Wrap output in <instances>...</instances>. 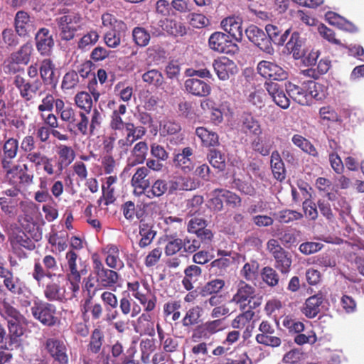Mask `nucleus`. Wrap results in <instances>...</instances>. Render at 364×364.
I'll list each match as a JSON object with an SVG mask.
<instances>
[{
  "mask_svg": "<svg viewBox=\"0 0 364 364\" xmlns=\"http://www.w3.org/2000/svg\"><path fill=\"white\" fill-rule=\"evenodd\" d=\"M60 119L68 124V129L75 134L82 136H92L98 131L102 124V117L100 112L95 108L90 114L77 112L71 106H67Z\"/></svg>",
  "mask_w": 364,
  "mask_h": 364,
  "instance_id": "1",
  "label": "nucleus"
},
{
  "mask_svg": "<svg viewBox=\"0 0 364 364\" xmlns=\"http://www.w3.org/2000/svg\"><path fill=\"white\" fill-rule=\"evenodd\" d=\"M127 286V290L144 306L145 311L150 312L156 308V297L155 296L149 297L151 288L145 279L139 277L137 279L130 280Z\"/></svg>",
  "mask_w": 364,
  "mask_h": 364,
  "instance_id": "2",
  "label": "nucleus"
},
{
  "mask_svg": "<svg viewBox=\"0 0 364 364\" xmlns=\"http://www.w3.org/2000/svg\"><path fill=\"white\" fill-rule=\"evenodd\" d=\"M92 261L96 282L102 289L114 290L118 286L120 274L115 269L105 267L99 256H93Z\"/></svg>",
  "mask_w": 364,
  "mask_h": 364,
  "instance_id": "3",
  "label": "nucleus"
},
{
  "mask_svg": "<svg viewBox=\"0 0 364 364\" xmlns=\"http://www.w3.org/2000/svg\"><path fill=\"white\" fill-rule=\"evenodd\" d=\"M60 30V39L70 41L75 37L77 31L83 28V18L77 12H70L56 18Z\"/></svg>",
  "mask_w": 364,
  "mask_h": 364,
  "instance_id": "4",
  "label": "nucleus"
},
{
  "mask_svg": "<svg viewBox=\"0 0 364 364\" xmlns=\"http://www.w3.org/2000/svg\"><path fill=\"white\" fill-rule=\"evenodd\" d=\"M58 270L56 259L53 255H46L41 260L40 259H34L31 276L38 285L41 286L45 278L52 280L55 277Z\"/></svg>",
  "mask_w": 364,
  "mask_h": 364,
  "instance_id": "5",
  "label": "nucleus"
},
{
  "mask_svg": "<svg viewBox=\"0 0 364 364\" xmlns=\"http://www.w3.org/2000/svg\"><path fill=\"white\" fill-rule=\"evenodd\" d=\"M9 241L14 254L19 259L28 257L24 250L32 251L36 247L33 241L18 227L9 234Z\"/></svg>",
  "mask_w": 364,
  "mask_h": 364,
  "instance_id": "6",
  "label": "nucleus"
},
{
  "mask_svg": "<svg viewBox=\"0 0 364 364\" xmlns=\"http://www.w3.org/2000/svg\"><path fill=\"white\" fill-rule=\"evenodd\" d=\"M44 348L53 359V364H69V349L66 342L59 338H48Z\"/></svg>",
  "mask_w": 364,
  "mask_h": 364,
  "instance_id": "7",
  "label": "nucleus"
},
{
  "mask_svg": "<svg viewBox=\"0 0 364 364\" xmlns=\"http://www.w3.org/2000/svg\"><path fill=\"white\" fill-rule=\"evenodd\" d=\"M31 314L35 319L46 326H53L58 321L56 307L54 304L43 301H35L31 308Z\"/></svg>",
  "mask_w": 364,
  "mask_h": 364,
  "instance_id": "8",
  "label": "nucleus"
},
{
  "mask_svg": "<svg viewBox=\"0 0 364 364\" xmlns=\"http://www.w3.org/2000/svg\"><path fill=\"white\" fill-rule=\"evenodd\" d=\"M267 250L275 260L274 267L282 274H287L291 270L292 259L291 254L286 251L275 239H270L267 244Z\"/></svg>",
  "mask_w": 364,
  "mask_h": 364,
  "instance_id": "9",
  "label": "nucleus"
},
{
  "mask_svg": "<svg viewBox=\"0 0 364 364\" xmlns=\"http://www.w3.org/2000/svg\"><path fill=\"white\" fill-rule=\"evenodd\" d=\"M13 85L18 90L20 97L26 102L32 100L43 87L39 78L28 80L19 74L14 76Z\"/></svg>",
  "mask_w": 364,
  "mask_h": 364,
  "instance_id": "10",
  "label": "nucleus"
},
{
  "mask_svg": "<svg viewBox=\"0 0 364 364\" xmlns=\"http://www.w3.org/2000/svg\"><path fill=\"white\" fill-rule=\"evenodd\" d=\"M65 259L68 262V272L66 277L69 282V289L71 294L68 299L76 298L80 291V284L81 282V272L77 268V255L73 250L68 251L65 255Z\"/></svg>",
  "mask_w": 364,
  "mask_h": 364,
  "instance_id": "11",
  "label": "nucleus"
},
{
  "mask_svg": "<svg viewBox=\"0 0 364 364\" xmlns=\"http://www.w3.org/2000/svg\"><path fill=\"white\" fill-rule=\"evenodd\" d=\"M208 46L215 52L234 55L239 51L238 46L225 33L215 31L208 38Z\"/></svg>",
  "mask_w": 364,
  "mask_h": 364,
  "instance_id": "12",
  "label": "nucleus"
},
{
  "mask_svg": "<svg viewBox=\"0 0 364 364\" xmlns=\"http://www.w3.org/2000/svg\"><path fill=\"white\" fill-rule=\"evenodd\" d=\"M19 151L18 140L14 137L5 138L0 143V164L3 170L9 168Z\"/></svg>",
  "mask_w": 364,
  "mask_h": 364,
  "instance_id": "13",
  "label": "nucleus"
},
{
  "mask_svg": "<svg viewBox=\"0 0 364 364\" xmlns=\"http://www.w3.org/2000/svg\"><path fill=\"white\" fill-rule=\"evenodd\" d=\"M145 208H151L155 209L159 208V204L156 201H151L148 203L136 205L132 200L125 201L121 205V210L126 220L129 222L134 221L135 218L139 220L140 223L144 222L145 215Z\"/></svg>",
  "mask_w": 364,
  "mask_h": 364,
  "instance_id": "14",
  "label": "nucleus"
},
{
  "mask_svg": "<svg viewBox=\"0 0 364 364\" xmlns=\"http://www.w3.org/2000/svg\"><path fill=\"white\" fill-rule=\"evenodd\" d=\"M124 129L127 132L126 136L117 141V146L123 151H127L135 141L142 139L146 134L145 127L136 126L132 122H127Z\"/></svg>",
  "mask_w": 364,
  "mask_h": 364,
  "instance_id": "15",
  "label": "nucleus"
},
{
  "mask_svg": "<svg viewBox=\"0 0 364 364\" xmlns=\"http://www.w3.org/2000/svg\"><path fill=\"white\" fill-rule=\"evenodd\" d=\"M258 73L271 80L283 81L287 79L288 73L281 66L267 60L260 61L257 67Z\"/></svg>",
  "mask_w": 364,
  "mask_h": 364,
  "instance_id": "16",
  "label": "nucleus"
},
{
  "mask_svg": "<svg viewBox=\"0 0 364 364\" xmlns=\"http://www.w3.org/2000/svg\"><path fill=\"white\" fill-rule=\"evenodd\" d=\"M259 331L260 333L255 337L258 343L272 348L279 347L281 345L282 340L279 337L273 335L275 330L269 321L263 320L259 326Z\"/></svg>",
  "mask_w": 364,
  "mask_h": 364,
  "instance_id": "17",
  "label": "nucleus"
},
{
  "mask_svg": "<svg viewBox=\"0 0 364 364\" xmlns=\"http://www.w3.org/2000/svg\"><path fill=\"white\" fill-rule=\"evenodd\" d=\"M248 40L262 51L270 53L272 50V43L266 33L255 25H250L245 30Z\"/></svg>",
  "mask_w": 364,
  "mask_h": 364,
  "instance_id": "18",
  "label": "nucleus"
},
{
  "mask_svg": "<svg viewBox=\"0 0 364 364\" xmlns=\"http://www.w3.org/2000/svg\"><path fill=\"white\" fill-rule=\"evenodd\" d=\"M255 298V288L244 281H240L237 287V291L232 296V302L239 305L241 309L245 310Z\"/></svg>",
  "mask_w": 364,
  "mask_h": 364,
  "instance_id": "19",
  "label": "nucleus"
},
{
  "mask_svg": "<svg viewBox=\"0 0 364 364\" xmlns=\"http://www.w3.org/2000/svg\"><path fill=\"white\" fill-rule=\"evenodd\" d=\"M40 76L43 85L49 86L52 90H56L59 77L56 75L55 65L52 59L44 58L41 63Z\"/></svg>",
  "mask_w": 364,
  "mask_h": 364,
  "instance_id": "20",
  "label": "nucleus"
},
{
  "mask_svg": "<svg viewBox=\"0 0 364 364\" xmlns=\"http://www.w3.org/2000/svg\"><path fill=\"white\" fill-rule=\"evenodd\" d=\"M36 47L42 56L51 55L55 41L53 35L47 28H41L35 35Z\"/></svg>",
  "mask_w": 364,
  "mask_h": 364,
  "instance_id": "21",
  "label": "nucleus"
},
{
  "mask_svg": "<svg viewBox=\"0 0 364 364\" xmlns=\"http://www.w3.org/2000/svg\"><path fill=\"white\" fill-rule=\"evenodd\" d=\"M213 67L217 76L221 80L229 79L230 76L237 73L238 70L235 62L225 56L214 60Z\"/></svg>",
  "mask_w": 364,
  "mask_h": 364,
  "instance_id": "22",
  "label": "nucleus"
},
{
  "mask_svg": "<svg viewBox=\"0 0 364 364\" xmlns=\"http://www.w3.org/2000/svg\"><path fill=\"white\" fill-rule=\"evenodd\" d=\"M308 85L309 80L303 82L300 86L291 82L285 84L286 91L289 97L301 105H309Z\"/></svg>",
  "mask_w": 364,
  "mask_h": 364,
  "instance_id": "23",
  "label": "nucleus"
},
{
  "mask_svg": "<svg viewBox=\"0 0 364 364\" xmlns=\"http://www.w3.org/2000/svg\"><path fill=\"white\" fill-rule=\"evenodd\" d=\"M149 171L145 166L137 168L132 177L131 185L134 188L133 193L136 196H142L149 185V179L146 178Z\"/></svg>",
  "mask_w": 364,
  "mask_h": 364,
  "instance_id": "24",
  "label": "nucleus"
},
{
  "mask_svg": "<svg viewBox=\"0 0 364 364\" xmlns=\"http://www.w3.org/2000/svg\"><path fill=\"white\" fill-rule=\"evenodd\" d=\"M193 154V149L187 146L181 152L175 154L173 159V166L184 173L191 172L194 168V163L190 158Z\"/></svg>",
  "mask_w": 364,
  "mask_h": 364,
  "instance_id": "25",
  "label": "nucleus"
},
{
  "mask_svg": "<svg viewBox=\"0 0 364 364\" xmlns=\"http://www.w3.org/2000/svg\"><path fill=\"white\" fill-rule=\"evenodd\" d=\"M239 127L241 132L246 135L259 136L262 133L259 120L250 113H244L241 116Z\"/></svg>",
  "mask_w": 364,
  "mask_h": 364,
  "instance_id": "26",
  "label": "nucleus"
},
{
  "mask_svg": "<svg viewBox=\"0 0 364 364\" xmlns=\"http://www.w3.org/2000/svg\"><path fill=\"white\" fill-rule=\"evenodd\" d=\"M184 87L188 93L197 97H206L211 92V87L208 82L192 77L186 80Z\"/></svg>",
  "mask_w": 364,
  "mask_h": 364,
  "instance_id": "27",
  "label": "nucleus"
},
{
  "mask_svg": "<svg viewBox=\"0 0 364 364\" xmlns=\"http://www.w3.org/2000/svg\"><path fill=\"white\" fill-rule=\"evenodd\" d=\"M242 21L238 16H228L221 21V27L229 33L236 41L241 42L242 40Z\"/></svg>",
  "mask_w": 364,
  "mask_h": 364,
  "instance_id": "28",
  "label": "nucleus"
},
{
  "mask_svg": "<svg viewBox=\"0 0 364 364\" xmlns=\"http://www.w3.org/2000/svg\"><path fill=\"white\" fill-rule=\"evenodd\" d=\"M54 107L57 114L60 117L66 107L63 100L60 98L55 99L52 94L48 93L41 100V103L38 106V110L41 114H43L44 112H52Z\"/></svg>",
  "mask_w": 364,
  "mask_h": 364,
  "instance_id": "29",
  "label": "nucleus"
},
{
  "mask_svg": "<svg viewBox=\"0 0 364 364\" xmlns=\"http://www.w3.org/2000/svg\"><path fill=\"white\" fill-rule=\"evenodd\" d=\"M57 154L58 160L56 163V166L58 172V176H60L63 171L75 160V152L71 146L60 144L58 146Z\"/></svg>",
  "mask_w": 364,
  "mask_h": 364,
  "instance_id": "30",
  "label": "nucleus"
},
{
  "mask_svg": "<svg viewBox=\"0 0 364 364\" xmlns=\"http://www.w3.org/2000/svg\"><path fill=\"white\" fill-rule=\"evenodd\" d=\"M106 257L105 259L107 266L115 270H121L124 266V262L119 257V247L114 244H109L104 249Z\"/></svg>",
  "mask_w": 364,
  "mask_h": 364,
  "instance_id": "31",
  "label": "nucleus"
},
{
  "mask_svg": "<svg viewBox=\"0 0 364 364\" xmlns=\"http://www.w3.org/2000/svg\"><path fill=\"white\" fill-rule=\"evenodd\" d=\"M183 273L182 285L186 290L191 291L194 288L193 284L201 277L203 270L200 266L192 264L184 269Z\"/></svg>",
  "mask_w": 364,
  "mask_h": 364,
  "instance_id": "32",
  "label": "nucleus"
},
{
  "mask_svg": "<svg viewBox=\"0 0 364 364\" xmlns=\"http://www.w3.org/2000/svg\"><path fill=\"white\" fill-rule=\"evenodd\" d=\"M15 31L20 36H28L33 28L29 14L24 11H18L14 18Z\"/></svg>",
  "mask_w": 364,
  "mask_h": 364,
  "instance_id": "33",
  "label": "nucleus"
},
{
  "mask_svg": "<svg viewBox=\"0 0 364 364\" xmlns=\"http://www.w3.org/2000/svg\"><path fill=\"white\" fill-rule=\"evenodd\" d=\"M149 146L146 141L137 142L131 151V156L128 159L127 166H135L142 164L146 160Z\"/></svg>",
  "mask_w": 364,
  "mask_h": 364,
  "instance_id": "34",
  "label": "nucleus"
},
{
  "mask_svg": "<svg viewBox=\"0 0 364 364\" xmlns=\"http://www.w3.org/2000/svg\"><path fill=\"white\" fill-rule=\"evenodd\" d=\"M168 192L172 193L168 186V181L165 179L158 178L151 184L149 183L143 195L149 199H154L161 198Z\"/></svg>",
  "mask_w": 364,
  "mask_h": 364,
  "instance_id": "35",
  "label": "nucleus"
},
{
  "mask_svg": "<svg viewBox=\"0 0 364 364\" xmlns=\"http://www.w3.org/2000/svg\"><path fill=\"white\" fill-rule=\"evenodd\" d=\"M82 315L89 314L93 321L100 320L104 314L103 306L101 303L94 301V298L85 299L81 306Z\"/></svg>",
  "mask_w": 364,
  "mask_h": 364,
  "instance_id": "36",
  "label": "nucleus"
},
{
  "mask_svg": "<svg viewBox=\"0 0 364 364\" xmlns=\"http://www.w3.org/2000/svg\"><path fill=\"white\" fill-rule=\"evenodd\" d=\"M105 342V336L103 330L100 326L94 328L90 336L87 351L92 354L100 353Z\"/></svg>",
  "mask_w": 364,
  "mask_h": 364,
  "instance_id": "37",
  "label": "nucleus"
},
{
  "mask_svg": "<svg viewBox=\"0 0 364 364\" xmlns=\"http://www.w3.org/2000/svg\"><path fill=\"white\" fill-rule=\"evenodd\" d=\"M225 328V318L208 321L198 329L199 337L209 338Z\"/></svg>",
  "mask_w": 364,
  "mask_h": 364,
  "instance_id": "38",
  "label": "nucleus"
},
{
  "mask_svg": "<svg viewBox=\"0 0 364 364\" xmlns=\"http://www.w3.org/2000/svg\"><path fill=\"white\" fill-rule=\"evenodd\" d=\"M195 132L203 146L210 148L219 146V136L216 132L203 127H197Z\"/></svg>",
  "mask_w": 364,
  "mask_h": 364,
  "instance_id": "39",
  "label": "nucleus"
},
{
  "mask_svg": "<svg viewBox=\"0 0 364 364\" xmlns=\"http://www.w3.org/2000/svg\"><path fill=\"white\" fill-rule=\"evenodd\" d=\"M134 328L140 335L154 336L155 333L154 323L149 314L143 313L137 318Z\"/></svg>",
  "mask_w": 364,
  "mask_h": 364,
  "instance_id": "40",
  "label": "nucleus"
},
{
  "mask_svg": "<svg viewBox=\"0 0 364 364\" xmlns=\"http://www.w3.org/2000/svg\"><path fill=\"white\" fill-rule=\"evenodd\" d=\"M4 279V286L13 294L21 295L23 293V283L16 277H14L13 272L10 269L5 273Z\"/></svg>",
  "mask_w": 364,
  "mask_h": 364,
  "instance_id": "41",
  "label": "nucleus"
},
{
  "mask_svg": "<svg viewBox=\"0 0 364 364\" xmlns=\"http://www.w3.org/2000/svg\"><path fill=\"white\" fill-rule=\"evenodd\" d=\"M323 296L320 294H315L309 297L302 310L303 314L309 318L316 317L320 312V306L323 303Z\"/></svg>",
  "mask_w": 364,
  "mask_h": 364,
  "instance_id": "42",
  "label": "nucleus"
},
{
  "mask_svg": "<svg viewBox=\"0 0 364 364\" xmlns=\"http://www.w3.org/2000/svg\"><path fill=\"white\" fill-rule=\"evenodd\" d=\"M270 166L274 178L280 182L283 181L286 178V169L278 151L272 153Z\"/></svg>",
  "mask_w": 364,
  "mask_h": 364,
  "instance_id": "43",
  "label": "nucleus"
},
{
  "mask_svg": "<svg viewBox=\"0 0 364 364\" xmlns=\"http://www.w3.org/2000/svg\"><path fill=\"white\" fill-rule=\"evenodd\" d=\"M0 315L9 321H24V316L8 301L4 299L0 302Z\"/></svg>",
  "mask_w": 364,
  "mask_h": 364,
  "instance_id": "44",
  "label": "nucleus"
},
{
  "mask_svg": "<svg viewBox=\"0 0 364 364\" xmlns=\"http://www.w3.org/2000/svg\"><path fill=\"white\" fill-rule=\"evenodd\" d=\"M286 48L289 53L293 55L295 59H300L305 55L302 41L297 32L291 34L290 39L286 44Z\"/></svg>",
  "mask_w": 364,
  "mask_h": 364,
  "instance_id": "45",
  "label": "nucleus"
},
{
  "mask_svg": "<svg viewBox=\"0 0 364 364\" xmlns=\"http://www.w3.org/2000/svg\"><path fill=\"white\" fill-rule=\"evenodd\" d=\"M44 296L50 301H64L68 299L64 293L61 292L60 285L58 282H49L43 290Z\"/></svg>",
  "mask_w": 364,
  "mask_h": 364,
  "instance_id": "46",
  "label": "nucleus"
},
{
  "mask_svg": "<svg viewBox=\"0 0 364 364\" xmlns=\"http://www.w3.org/2000/svg\"><path fill=\"white\" fill-rule=\"evenodd\" d=\"M182 307L181 300L171 299L166 302L163 306V314L165 318H170L172 321H178L181 317L180 309Z\"/></svg>",
  "mask_w": 364,
  "mask_h": 364,
  "instance_id": "47",
  "label": "nucleus"
},
{
  "mask_svg": "<svg viewBox=\"0 0 364 364\" xmlns=\"http://www.w3.org/2000/svg\"><path fill=\"white\" fill-rule=\"evenodd\" d=\"M265 30L267 36L269 38V43L273 42L278 46H282L289 34V29L282 33L279 27L272 24H267L265 26Z\"/></svg>",
  "mask_w": 364,
  "mask_h": 364,
  "instance_id": "48",
  "label": "nucleus"
},
{
  "mask_svg": "<svg viewBox=\"0 0 364 364\" xmlns=\"http://www.w3.org/2000/svg\"><path fill=\"white\" fill-rule=\"evenodd\" d=\"M139 230L141 239L138 245L141 248H145L151 244L156 235V232L151 225L144 222L139 224Z\"/></svg>",
  "mask_w": 364,
  "mask_h": 364,
  "instance_id": "49",
  "label": "nucleus"
},
{
  "mask_svg": "<svg viewBox=\"0 0 364 364\" xmlns=\"http://www.w3.org/2000/svg\"><path fill=\"white\" fill-rule=\"evenodd\" d=\"M141 78L143 82L149 86L164 88V77L162 73L157 69L149 70L142 75Z\"/></svg>",
  "mask_w": 364,
  "mask_h": 364,
  "instance_id": "50",
  "label": "nucleus"
},
{
  "mask_svg": "<svg viewBox=\"0 0 364 364\" xmlns=\"http://www.w3.org/2000/svg\"><path fill=\"white\" fill-rule=\"evenodd\" d=\"M127 112V106L124 104L119 105L117 109H114L110 116L109 127L114 131H122L127 122H124L122 115Z\"/></svg>",
  "mask_w": 364,
  "mask_h": 364,
  "instance_id": "51",
  "label": "nucleus"
},
{
  "mask_svg": "<svg viewBox=\"0 0 364 364\" xmlns=\"http://www.w3.org/2000/svg\"><path fill=\"white\" fill-rule=\"evenodd\" d=\"M309 94V105L311 103L312 100H324L327 95V87L318 82L314 80H309V85L307 87Z\"/></svg>",
  "mask_w": 364,
  "mask_h": 364,
  "instance_id": "52",
  "label": "nucleus"
},
{
  "mask_svg": "<svg viewBox=\"0 0 364 364\" xmlns=\"http://www.w3.org/2000/svg\"><path fill=\"white\" fill-rule=\"evenodd\" d=\"M18 200L16 198L0 197V208L5 215L15 218L18 215Z\"/></svg>",
  "mask_w": 364,
  "mask_h": 364,
  "instance_id": "53",
  "label": "nucleus"
},
{
  "mask_svg": "<svg viewBox=\"0 0 364 364\" xmlns=\"http://www.w3.org/2000/svg\"><path fill=\"white\" fill-rule=\"evenodd\" d=\"M33 50L32 44L27 42L22 45L17 51L12 53L11 58L23 65H27L30 62Z\"/></svg>",
  "mask_w": 364,
  "mask_h": 364,
  "instance_id": "54",
  "label": "nucleus"
},
{
  "mask_svg": "<svg viewBox=\"0 0 364 364\" xmlns=\"http://www.w3.org/2000/svg\"><path fill=\"white\" fill-rule=\"evenodd\" d=\"M74 101L76 106L83 110V112L91 114L93 101L89 92L85 91L77 92L74 97Z\"/></svg>",
  "mask_w": 364,
  "mask_h": 364,
  "instance_id": "55",
  "label": "nucleus"
},
{
  "mask_svg": "<svg viewBox=\"0 0 364 364\" xmlns=\"http://www.w3.org/2000/svg\"><path fill=\"white\" fill-rule=\"evenodd\" d=\"M225 282L222 279H213L205 284L201 288L200 294L205 297L212 294H218L225 287Z\"/></svg>",
  "mask_w": 364,
  "mask_h": 364,
  "instance_id": "56",
  "label": "nucleus"
},
{
  "mask_svg": "<svg viewBox=\"0 0 364 364\" xmlns=\"http://www.w3.org/2000/svg\"><path fill=\"white\" fill-rule=\"evenodd\" d=\"M203 309L200 306H195L190 308L186 313L181 322L184 327H190L198 324L202 316Z\"/></svg>",
  "mask_w": 364,
  "mask_h": 364,
  "instance_id": "57",
  "label": "nucleus"
},
{
  "mask_svg": "<svg viewBox=\"0 0 364 364\" xmlns=\"http://www.w3.org/2000/svg\"><path fill=\"white\" fill-rule=\"evenodd\" d=\"M304 192L305 200L303 202L302 206L304 214L306 218L310 220H315L318 218V210L316 204L310 199L311 194L307 191L306 188H300Z\"/></svg>",
  "mask_w": 364,
  "mask_h": 364,
  "instance_id": "58",
  "label": "nucleus"
},
{
  "mask_svg": "<svg viewBox=\"0 0 364 364\" xmlns=\"http://www.w3.org/2000/svg\"><path fill=\"white\" fill-rule=\"evenodd\" d=\"M293 144L301 149L304 152L312 156H318V153L315 146L301 135L294 134L291 139Z\"/></svg>",
  "mask_w": 364,
  "mask_h": 364,
  "instance_id": "59",
  "label": "nucleus"
},
{
  "mask_svg": "<svg viewBox=\"0 0 364 364\" xmlns=\"http://www.w3.org/2000/svg\"><path fill=\"white\" fill-rule=\"evenodd\" d=\"M82 289L86 292L85 299L95 298L99 291L103 290L99 283L96 282L95 275L92 274L84 279Z\"/></svg>",
  "mask_w": 364,
  "mask_h": 364,
  "instance_id": "60",
  "label": "nucleus"
},
{
  "mask_svg": "<svg viewBox=\"0 0 364 364\" xmlns=\"http://www.w3.org/2000/svg\"><path fill=\"white\" fill-rule=\"evenodd\" d=\"M101 19L102 26L109 28V30H127L126 23L122 20L117 19L112 14H103Z\"/></svg>",
  "mask_w": 364,
  "mask_h": 364,
  "instance_id": "61",
  "label": "nucleus"
},
{
  "mask_svg": "<svg viewBox=\"0 0 364 364\" xmlns=\"http://www.w3.org/2000/svg\"><path fill=\"white\" fill-rule=\"evenodd\" d=\"M262 281L269 287H277L279 283V275L273 267L267 266L261 270Z\"/></svg>",
  "mask_w": 364,
  "mask_h": 364,
  "instance_id": "62",
  "label": "nucleus"
},
{
  "mask_svg": "<svg viewBox=\"0 0 364 364\" xmlns=\"http://www.w3.org/2000/svg\"><path fill=\"white\" fill-rule=\"evenodd\" d=\"M79 82L80 78L77 73L74 70H70L63 75L60 87L63 90H70L75 89Z\"/></svg>",
  "mask_w": 364,
  "mask_h": 364,
  "instance_id": "63",
  "label": "nucleus"
},
{
  "mask_svg": "<svg viewBox=\"0 0 364 364\" xmlns=\"http://www.w3.org/2000/svg\"><path fill=\"white\" fill-rule=\"evenodd\" d=\"M166 244L164 247V252L166 256H173L182 250V239L166 235Z\"/></svg>",
  "mask_w": 364,
  "mask_h": 364,
  "instance_id": "64",
  "label": "nucleus"
}]
</instances>
